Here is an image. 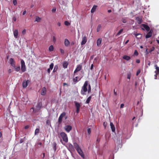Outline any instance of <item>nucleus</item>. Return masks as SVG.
<instances>
[{
    "label": "nucleus",
    "instance_id": "obj_12",
    "mask_svg": "<svg viewBox=\"0 0 159 159\" xmlns=\"http://www.w3.org/2000/svg\"><path fill=\"white\" fill-rule=\"evenodd\" d=\"M153 32V31L152 30H150V31L149 32H148L146 35L145 36L146 38V39H148L151 37L152 35V33Z\"/></svg>",
    "mask_w": 159,
    "mask_h": 159
},
{
    "label": "nucleus",
    "instance_id": "obj_10",
    "mask_svg": "<svg viewBox=\"0 0 159 159\" xmlns=\"http://www.w3.org/2000/svg\"><path fill=\"white\" fill-rule=\"evenodd\" d=\"M82 66L80 65H77L76 69L75 70L74 74H75L77 72L80 70H81Z\"/></svg>",
    "mask_w": 159,
    "mask_h": 159
},
{
    "label": "nucleus",
    "instance_id": "obj_3",
    "mask_svg": "<svg viewBox=\"0 0 159 159\" xmlns=\"http://www.w3.org/2000/svg\"><path fill=\"white\" fill-rule=\"evenodd\" d=\"M60 135L62 138L63 141L66 143L68 141L67 134L64 132H62L60 133Z\"/></svg>",
    "mask_w": 159,
    "mask_h": 159
},
{
    "label": "nucleus",
    "instance_id": "obj_23",
    "mask_svg": "<svg viewBox=\"0 0 159 159\" xmlns=\"http://www.w3.org/2000/svg\"><path fill=\"white\" fill-rule=\"evenodd\" d=\"M68 63L66 61H64L63 63V66L64 68H67L68 65Z\"/></svg>",
    "mask_w": 159,
    "mask_h": 159
},
{
    "label": "nucleus",
    "instance_id": "obj_5",
    "mask_svg": "<svg viewBox=\"0 0 159 159\" xmlns=\"http://www.w3.org/2000/svg\"><path fill=\"white\" fill-rule=\"evenodd\" d=\"M75 148L74 145L73 146L71 143L68 144L67 148L71 152H73L75 151Z\"/></svg>",
    "mask_w": 159,
    "mask_h": 159
},
{
    "label": "nucleus",
    "instance_id": "obj_26",
    "mask_svg": "<svg viewBox=\"0 0 159 159\" xmlns=\"http://www.w3.org/2000/svg\"><path fill=\"white\" fill-rule=\"evenodd\" d=\"M91 96H90L89 97L86 101V103L87 104L89 103L91 99Z\"/></svg>",
    "mask_w": 159,
    "mask_h": 159
},
{
    "label": "nucleus",
    "instance_id": "obj_62",
    "mask_svg": "<svg viewBox=\"0 0 159 159\" xmlns=\"http://www.w3.org/2000/svg\"><path fill=\"white\" fill-rule=\"evenodd\" d=\"M50 68H49L47 70V71H48V72L49 73H50Z\"/></svg>",
    "mask_w": 159,
    "mask_h": 159
},
{
    "label": "nucleus",
    "instance_id": "obj_4",
    "mask_svg": "<svg viewBox=\"0 0 159 159\" xmlns=\"http://www.w3.org/2000/svg\"><path fill=\"white\" fill-rule=\"evenodd\" d=\"M21 69L22 72H25L26 70V68L25 63L24 61L23 60H21Z\"/></svg>",
    "mask_w": 159,
    "mask_h": 159
},
{
    "label": "nucleus",
    "instance_id": "obj_2",
    "mask_svg": "<svg viewBox=\"0 0 159 159\" xmlns=\"http://www.w3.org/2000/svg\"><path fill=\"white\" fill-rule=\"evenodd\" d=\"M66 113L65 112H63L62 113L60 116L58 120V122L59 124H60L62 121V119L65 117V119H66L67 118V116H66Z\"/></svg>",
    "mask_w": 159,
    "mask_h": 159
},
{
    "label": "nucleus",
    "instance_id": "obj_16",
    "mask_svg": "<svg viewBox=\"0 0 159 159\" xmlns=\"http://www.w3.org/2000/svg\"><path fill=\"white\" fill-rule=\"evenodd\" d=\"M136 20L137 21V23L139 24H141L143 20L142 18L139 17H137L136 18Z\"/></svg>",
    "mask_w": 159,
    "mask_h": 159
},
{
    "label": "nucleus",
    "instance_id": "obj_41",
    "mask_svg": "<svg viewBox=\"0 0 159 159\" xmlns=\"http://www.w3.org/2000/svg\"><path fill=\"white\" fill-rule=\"evenodd\" d=\"M53 66H54V64H53V63H51V64L50 65V68H49L51 70H52L53 69Z\"/></svg>",
    "mask_w": 159,
    "mask_h": 159
},
{
    "label": "nucleus",
    "instance_id": "obj_64",
    "mask_svg": "<svg viewBox=\"0 0 159 159\" xmlns=\"http://www.w3.org/2000/svg\"><path fill=\"white\" fill-rule=\"evenodd\" d=\"M66 85H68L66 83H63V86H65Z\"/></svg>",
    "mask_w": 159,
    "mask_h": 159
},
{
    "label": "nucleus",
    "instance_id": "obj_34",
    "mask_svg": "<svg viewBox=\"0 0 159 159\" xmlns=\"http://www.w3.org/2000/svg\"><path fill=\"white\" fill-rule=\"evenodd\" d=\"M58 69V66L57 65H55L54 66L53 70V72H55Z\"/></svg>",
    "mask_w": 159,
    "mask_h": 159
},
{
    "label": "nucleus",
    "instance_id": "obj_33",
    "mask_svg": "<svg viewBox=\"0 0 159 159\" xmlns=\"http://www.w3.org/2000/svg\"><path fill=\"white\" fill-rule=\"evenodd\" d=\"M101 25H99L98 26L97 28V31L98 32L100 30L101 28Z\"/></svg>",
    "mask_w": 159,
    "mask_h": 159
},
{
    "label": "nucleus",
    "instance_id": "obj_50",
    "mask_svg": "<svg viewBox=\"0 0 159 159\" xmlns=\"http://www.w3.org/2000/svg\"><path fill=\"white\" fill-rule=\"evenodd\" d=\"M53 42H54L55 43V42L56 41V38L55 36H53Z\"/></svg>",
    "mask_w": 159,
    "mask_h": 159
},
{
    "label": "nucleus",
    "instance_id": "obj_63",
    "mask_svg": "<svg viewBox=\"0 0 159 159\" xmlns=\"http://www.w3.org/2000/svg\"><path fill=\"white\" fill-rule=\"evenodd\" d=\"M129 42V40H127L125 42V44H127V43H128V42Z\"/></svg>",
    "mask_w": 159,
    "mask_h": 159
},
{
    "label": "nucleus",
    "instance_id": "obj_44",
    "mask_svg": "<svg viewBox=\"0 0 159 159\" xmlns=\"http://www.w3.org/2000/svg\"><path fill=\"white\" fill-rule=\"evenodd\" d=\"M13 3L14 5H16L17 3L16 0H13Z\"/></svg>",
    "mask_w": 159,
    "mask_h": 159
},
{
    "label": "nucleus",
    "instance_id": "obj_56",
    "mask_svg": "<svg viewBox=\"0 0 159 159\" xmlns=\"http://www.w3.org/2000/svg\"><path fill=\"white\" fill-rule=\"evenodd\" d=\"M29 125H26L25 127V129H28L29 128Z\"/></svg>",
    "mask_w": 159,
    "mask_h": 159
},
{
    "label": "nucleus",
    "instance_id": "obj_6",
    "mask_svg": "<svg viewBox=\"0 0 159 159\" xmlns=\"http://www.w3.org/2000/svg\"><path fill=\"white\" fill-rule=\"evenodd\" d=\"M75 105L76 107V112L77 113L79 112L80 110V105L79 103L77 102H75Z\"/></svg>",
    "mask_w": 159,
    "mask_h": 159
},
{
    "label": "nucleus",
    "instance_id": "obj_9",
    "mask_svg": "<svg viewBox=\"0 0 159 159\" xmlns=\"http://www.w3.org/2000/svg\"><path fill=\"white\" fill-rule=\"evenodd\" d=\"M64 129L66 132L69 133L72 129V127L70 125H67L66 126Z\"/></svg>",
    "mask_w": 159,
    "mask_h": 159
},
{
    "label": "nucleus",
    "instance_id": "obj_57",
    "mask_svg": "<svg viewBox=\"0 0 159 159\" xmlns=\"http://www.w3.org/2000/svg\"><path fill=\"white\" fill-rule=\"evenodd\" d=\"M114 95H117V94L116 92V91H115V89H114Z\"/></svg>",
    "mask_w": 159,
    "mask_h": 159
},
{
    "label": "nucleus",
    "instance_id": "obj_17",
    "mask_svg": "<svg viewBox=\"0 0 159 159\" xmlns=\"http://www.w3.org/2000/svg\"><path fill=\"white\" fill-rule=\"evenodd\" d=\"M110 125L112 131L113 132H115V128L113 123L112 122H111L110 123Z\"/></svg>",
    "mask_w": 159,
    "mask_h": 159
},
{
    "label": "nucleus",
    "instance_id": "obj_15",
    "mask_svg": "<svg viewBox=\"0 0 159 159\" xmlns=\"http://www.w3.org/2000/svg\"><path fill=\"white\" fill-rule=\"evenodd\" d=\"M142 26L147 31H149L150 30V28L148 25L145 24H142Z\"/></svg>",
    "mask_w": 159,
    "mask_h": 159
},
{
    "label": "nucleus",
    "instance_id": "obj_46",
    "mask_svg": "<svg viewBox=\"0 0 159 159\" xmlns=\"http://www.w3.org/2000/svg\"><path fill=\"white\" fill-rule=\"evenodd\" d=\"M87 131H88V133L89 134H90L91 132V129L90 128H88V129H87Z\"/></svg>",
    "mask_w": 159,
    "mask_h": 159
},
{
    "label": "nucleus",
    "instance_id": "obj_55",
    "mask_svg": "<svg viewBox=\"0 0 159 159\" xmlns=\"http://www.w3.org/2000/svg\"><path fill=\"white\" fill-rule=\"evenodd\" d=\"M93 64H92L91 66V67H90V69L92 70L93 68Z\"/></svg>",
    "mask_w": 159,
    "mask_h": 159
},
{
    "label": "nucleus",
    "instance_id": "obj_61",
    "mask_svg": "<svg viewBox=\"0 0 159 159\" xmlns=\"http://www.w3.org/2000/svg\"><path fill=\"white\" fill-rule=\"evenodd\" d=\"M26 11H24L23 12V15H25L26 13Z\"/></svg>",
    "mask_w": 159,
    "mask_h": 159
},
{
    "label": "nucleus",
    "instance_id": "obj_29",
    "mask_svg": "<svg viewBox=\"0 0 159 159\" xmlns=\"http://www.w3.org/2000/svg\"><path fill=\"white\" fill-rule=\"evenodd\" d=\"M41 19V18L39 17L38 16H36L35 18V21L39 22H40Z\"/></svg>",
    "mask_w": 159,
    "mask_h": 159
},
{
    "label": "nucleus",
    "instance_id": "obj_51",
    "mask_svg": "<svg viewBox=\"0 0 159 159\" xmlns=\"http://www.w3.org/2000/svg\"><path fill=\"white\" fill-rule=\"evenodd\" d=\"M136 62L137 63H139L140 62V61L139 59H138L136 60Z\"/></svg>",
    "mask_w": 159,
    "mask_h": 159
},
{
    "label": "nucleus",
    "instance_id": "obj_36",
    "mask_svg": "<svg viewBox=\"0 0 159 159\" xmlns=\"http://www.w3.org/2000/svg\"><path fill=\"white\" fill-rule=\"evenodd\" d=\"M77 80L78 77L77 76L73 79V81L74 82H75V83H76L78 81Z\"/></svg>",
    "mask_w": 159,
    "mask_h": 159
},
{
    "label": "nucleus",
    "instance_id": "obj_14",
    "mask_svg": "<svg viewBox=\"0 0 159 159\" xmlns=\"http://www.w3.org/2000/svg\"><path fill=\"white\" fill-rule=\"evenodd\" d=\"M46 92L47 90L46 88L44 87L41 90V94L42 95H44L46 94Z\"/></svg>",
    "mask_w": 159,
    "mask_h": 159
},
{
    "label": "nucleus",
    "instance_id": "obj_35",
    "mask_svg": "<svg viewBox=\"0 0 159 159\" xmlns=\"http://www.w3.org/2000/svg\"><path fill=\"white\" fill-rule=\"evenodd\" d=\"M46 123L47 125H50V126H51V122L50 120H48L46 121Z\"/></svg>",
    "mask_w": 159,
    "mask_h": 159
},
{
    "label": "nucleus",
    "instance_id": "obj_59",
    "mask_svg": "<svg viewBox=\"0 0 159 159\" xmlns=\"http://www.w3.org/2000/svg\"><path fill=\"white\" fill-rule=\"evenodd\" d=\"M23 142V140L22 139H21L20 141V143H22Z\"/></svg>",
    "mask_w": 159,
    "mask_h": 159
},
{
    "label": "nucleus",
    "instance_id": "obj_20",
    "mask_svg": "<svg viewBox=\"0 0 159 159\" xmlns=\"http://www.w3.org/2000/svg\"><path fill=\"white\" fill-rule=\"evenodd\" d=\"M13 34L14 36L16 38H17L18 34V30H16L14 31Z\"/></svg>",
    "mask_w": 159,
    "mask_h": 159
},
{
    "label": "nucleus",
    "instance_id": "obj_7",
    "mask_svg": "<svg viewBox=\"0 0 159 159\" xmlns=\"http://www.w3.org/2000/svg\"><path fill=\"white\" fill-rule=\"evenodd\" d=\"M87 90L88 89L87 87L84 86H83L81 91V93L82 95H84L85 94V92H86Z\"/></svg>",
    "mask_w": 159,
    "mask_h": 159
},
{
    "label": "nucleus",
    "instance_id": "obj_54",
    "mask_svg": "<svg viewBox=\"0 0 159 159\" xmlns=\"http://www.w3.org/2000/svg\"><path fill=\"white\" fill-rule=\"evenodd\" d=\"M56 11V8H53L52 10V11L53 12H55Z\"/></svg>",
    "mask_w": 159,
    "mask_h": 159
},
{
    "label": "nucleus",
    "instance_id": "obj_21",
    "mask_svg": "<svg viewBox=\"0 0 159 159\" xmlns=\"http://www.w3.org/2000/svg\"><path fill=\"white\" fill-rule=\"evenodd\" d=\"M42 103L41 102H39L37 104L36 106V108H38V109H40L42 107Z\"/></svg>",
    "mask_w": 159,
    "mask_h": 159
},
{
    "label": "nucleus",
    "instance_id": "obj_48",
    "mask_svg": "<svg viewBox=\"0 0 159 159\" xmlns=\"http://www.w3.org/2000/svg\"><path fill=\"white\" fill-rule=\"evenodd\" d=\"M26 33V30L25 29L23 30L22 31V34L23 35H24Z\"/></svg>",
    "mask_w": 159,
    "mask_h": 159
},
{
    "label": "nucleus",
    "instance_id": "obj_32",
    "mask_svg": "<svg viewBox=\"0 0 159 159\" xmlns=\"http://www.w3.org/2000/svg\"><path fill=\"white\" fill-rule=\"evenodd\" d=\"M91 87L90 84H89L88 85V93H89L91 92Z\"/></svg>",
    "mask_w": 159,
    "mask_h": 159
},
{
    "label": "nucleus",
    "instance_id": "obj_11",
    "mask_svg": "<svg viewBox=\"0 0 159 159\" xmlns=\"http://www.w3.org/2000/svg\"><path fill=\"white\" fill-rule=\"evenodd\" d=\"M10 63L11 65L13 67H15V62L14 59L12 58H11L9 59Z\"/></svg>",
    "mask_w": 159,
    "mask_h": 159
},
{
    "label": "nucleus",
    "instance_id": "obj_40",
    "mask_svg": "<svg viewBox=\"0 0 159 159\" xmlns=\"http://www.w3.org/2000/svg\"><path fill=\"white\" fill-rule=\"evenodd\" d=\"M131 76V74L130 73H128L127 75V79L130 80V79Z\"/></svg>",
    "mask_w": 159,
    "mask_h": 159
},
{
    "label": "nucleus",
    "instance_id": "obj_18",
    "mask_svg": "<svg viewBox=\"0 0 159 159\" xmlns=\"http://www.w3.org/2000/svg\"><path fill=\"white\" fill-rule=\"evenodd\" d=\"M102 39L101 38L98 39L97 42V46H99L102 43Z\"/></svg>",
    "mask_w": 159,
    "mask_h": 159
},
{
    "label": "nucleus",
    "instance_id": "obj_38",
    "mask_svg": "<svg viewBox=\"0 0 159 159\" xmlns=\"http://www.w3.org/2000/svg\"><path fill=\"white\" fill-rule=\"evenodd\" d=\"M123 29H121L117 34V36L119 35L122 33V32H123Z\"/></svg>",
    "mask_w": 159,
    "mask_h": 159
},
{
    "label": "nucleus",
    "instance_id": "obj_52",
    "mask_svg": "<svg viewBox=\"0 0 159 159\" xmlns=\"http://www.w3.org/2000/svg\"><path fill=\"white\" fill-rule=\"evenodd\" d=\"M124 104H121L120 106V108H123L124 107Z\"/></svg>",
    "mask_w": 159,
    "mask_h": 159
},
{
    "label": "nucleus",
    "instance_id": "obj_47",
    "mask_svg": "<svg viewBox=\"0 0 159 159\" xmlns=\"http://www.w3.org/2000/svg\"><path fill=\"white\" fill-rule=\"evenodd\" d=\"M60 52H61V53H62V54H63L64 53V50L63 49H62L61 48V49H60Z\"/></svg>",
    "mask_w": 159,
    "mask_h": 159
},
{
    "label": "nucleus",
    "instance_id": "obj_43",
    "mask_svg": "<svg viewBox=\"0 0 159 159\" xmlns=\"http://www.w3.org/2000/svg\"><path fill=\"white\" fill-rule=\"evenodd\" d=\"M140 72L141 70L140 69L138 70L136 74V75L138 76L140 73Z\"/></svg>",
    "mask_w": 159,
    "mask_h": 159
},
{
    "label": "nucleus",
    "instance_id": "obj_45",
    "mask_svg": "<svg viewBox=\"0 0 159 159\" xmlns=\"http://www.w3.org/2000/svg\"><path fill=\"white\" fill-rule=\"evenodd\" d=\"M134 54L136 56H138L139 54V53L136 50H135Z\"/></svg>",
    "mask_w": 159,
    "mask_h": 159
},
{
    "label": "nucleus",
    "instance_id": "obj_1",
    "mask_svg": "<svg viewBox=\"0 0 159 159\" xmlns=\"http://www.w3.org/2000/svg\"><path fill=\"white\" fill-rule=\"evenodd\" d=\"M73 144L75 148L81 157H82L84 158V156L83 152L78 144L76 143H75Z\"/></svg>",
    "mask_w": 159,
    "mask_h": 159
},
{
    "label": "nucleus",
    "instance_id": "obj_13",
    "mask_svg": "<svg viewBox=\"0 0 159 159\" xmlns=\"http://www.w3.org/2000/svg\"><path fill=\"white\" fill-rule=\"evenodd\" d=\"M87 41V39L86 36H84L82 38V41L81 42V45H83L85 44Z\"/></svg>",
    "mask_w": 159,
    "mask_h": 159
},
{
    "label": "nucleus",
    "instance_id": "obj_42",
    "mask_svg": "<svg viewBox=\"0 0 159 159\" xmlns=\"http://www.w3.org/2000/svg\"><path fill=\"white\" fill-rule=\"evenodd\" d=\"M122 22L124 23H125L126 22V19L125 18H122L121 19Z\"/></svg>",
    "mask_w": 159,
    "mask_h": 159
},
{
    "label": "nucleus",
    "instance_id": "obj_37",
    "mask_svg": "<svg viewBox=\"0 0 159 159\" xmlns=\"http://www.w3.org/2000/svg\"><path fill=\"white\" fill-rule=\"evenodd\" d=\"M39 131V129H36L35 131V134H38Z\"/></svg>",
    "mask_w": 159,
    "mask_h": 159
},
{
    "label": "nucleus",
    "instance_id": "obj_49",
    "mask_svg": "<svg viewBox=\"0 0 159 159\" xmlns=\"http://www.w3.org/2000/svg\"><path fill=\"white\" fill-rule=\"evenodd\" d=\"M154 49V48L153 47L152 48H151L149 51V52H151L152 51H153Z\"/></svg>",
    "mask_w": 159,
    "mask_h": 159
},
{
    "label": "nucleus",
    "instance_id": "obj_8",
    "mask_svg": "<svg viewBox=\"0 0 159 159\" xmlns=\"http://www.w3.org/2000/svg\"><path fill=\"white\" fill-rule=\"evenodd\" d=\"M30 82V81L29 80H24L22 83V86L23 88H26L28 84Z\"/></svg>",
    "mask_w": 159,
    "mask_h": 159
},
{
    "label": "nucleus",
    "instance_id": "obj_58",
    "mask_svg": "<svg viewBox=\"0 0 159 159\" xmlns=\"http://www.w3.org/2000/svg\"><path fill=\"white\" fill-rule=\"evenodd\" d=\"M16 18L15 17H14L13 18V20L15 22L16 21Z\"/></svg>",
    "mask_w": 159,
    "mask_h": 159
},
{
    "label": "nucleus",
    "instance_id": "obj_25",
    "mask_svg": "<svg viewBox=\"0 0 159 159\" xmlns=\"http://www.w3.org/2000/svg\"><path fill=\"white\" fill-rule=\"evenodd\" d=\"M97 6L96 5H94L91 10V12L93 13L94 12L95 10L96 9Z\"/></svg>",
    "mask_w": 159,
    "mask_h": 159
},
{
    "label": "nucleus",
    "instance_id": "obj_30",
    "mask_svg": "<svg viewBox=\"0 0 159 159\" xmlns=\"http://www.w3.org/2000/svg\"><path fill=\"white\" fill-rule=\"evenodd\" d=\"M15 69V70L16 71H18L20 70V66H18V67H16V66H15V67H14Z\"/></svg>",
    "mask_w": 159,
    "mask_h": 159
},
{
    "label": "nucleus",
    "instance_id": "obj_53",
    "mask_svg": "<svg viewBox=\"0 0 159 159\" xmlns=\"http://www.w3.org/2000/svg\"><path fill=\"white\" fill-rule=\"evenodd\" d=\"M12 71V70L11 69H9L8 70V73H9V74L11 73Z\"/></svg>",
    "mask_w": 159,
    "mask_h": 159
},
{
    "label": "nucleus",
    "instance_id": "obj_24",
    "mask_svg": "<svg viewBox=\"0 0 159 159\" xmlns=\"http://www.w3.org/2000/svg\"><path fill=\"white\" fill-rule=\"evenodd\" d=\"M156 70L155 71V72L156 73L155 75H157L159 72V68L157 66V65H155Z\"/></svg>",
    "mask_w": 159,
    "mask_h": 159
},
{
    "label": "nucleus",
    "instance_id": "obj_28",
    "mask_svg": "<svg viewBox=\"0 0 159 159\" xmlns=\"http://www.w3.org/2000/svg\"><path fill=\"white\" fill-rule=\"evenodd\" d=\"M57 145V144L55 142H53L52 144V146L53 147V149L55 151L56 150V146Z\"/></svg>",
    "mask_w": 159,
    "mask_h": 159
},
{
    "label": "nucleus",
    "instance_id": "obj_22",
    "mask_svg": "<svg viewBox=\"0 0 159 159\" xmlns=\"http://www.w3.org/2000/svg\"><path fill=\"white\" fill-rule=\"evenodd\" d=\"M123 59L126 60V61H129L131 58L129 56H127V55H124L123 57Z\"/></svg>",
    "mask_w": 159,
    "mask_h": 159
},
{
    "label": "nucleus",
    "instance_id": "obj_19",
    "mask_svg": "<svg viewBox=\"0 0 159 159\" xmlns=\"http://www.w3.org/2000/svg\"><path fill=\"white\" fill-rule=\"evenodd\" d=\"M70 44V42L68 39H66L64 40V44L67 47Z\"/></svg>",
    "mask_w": 159,
    "mask_h": 159
},
{
    "label": "nucleus",
    "instance_id": "obj_39",
    "mask_svg": "<svg viewBox=\"0 0 159 159\" xmlns=\"http://www.w3.org/2000/svg\"><path fill=\"white\" fill-rule=\"evenodd\" d=\"M64 24L66 26H68L70 25V23L68 21H66L64 22Z\"/></svg>",
    "mask_w": 159,
    "mask_h": 159
},
{
    "label": "nucleus",
    "instance_id": "obj_31",
    "mask_svg": "<svg viewBox=\"0 0 159 159\" xmlns=\"http://www.w3.org/2000/svg\"><path fill=\"white\" fill-rule=\"evenodd\" d=\"M88 83H89V82L88 81H86L84 83V84L83 85V86H85L86 87H87V86L88 85Z\"/></svg>",
    "mask_w": 159,
    "mask_h": 159
},
{
    "label": "nucleus",
    "instance_id": "obj_60",
    "mask_svg": "<svg viewBox=\"0 0 159 159\" xmlns=\"http://www.w3.org/2000/svg\"><path fill=\"white\" fill-rule=\"evenodd\" d=\"M57 25L58 26H61V23L60 22H57Z\"/></svg>",
    "mask_w": 159,
    "mask_h": 159
},
{
    "label": "nucleus",
    "instance_id": "obj_27",
    "mask_svg": "<svg viewBox=\"0 0 159 159\" xmlns=\"http://www.w3.org/2000/svg\"><path fill=\"white\" fill-rule=\"evenodd\" d=\"M49 51H52L54 50V47L53 45H51L49 46L48 48Z\"/></svg>",
    "mask_w": 159,
    "mask_h": 159
}]
</instances>
